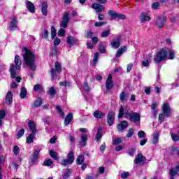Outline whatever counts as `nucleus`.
Masks as SVG:
<instances>
[{"mask_svg": "<svg viewBox=\"0 0 179 179\" xmlns=\"http://www.w3.org/2000/svg\"><path fill=\"white\" fill-rule=\"evenodd\" d=\"M169 59H174V55H175L174 52H173L172 50H169Z\"/></svg>", "mask_w": 179, "mask_h": 179, "instance_id": "nucleus-64", "label": "nucleus"}, {"mask_svg": "<svg viewBox=\"0 0 179 179\" xmlns=\"http://www.w3.org/2000/svg\"><path fill=\"white\" fill-rule=\"evenodd\" d=\"M168 54L169 53L167 52V51H166V50L164 49L160 50L157 52L156 57H154L155 62H156V64H160L162 61H164L165 58H167Z\"/></svg>", "mask_w": 179, "mask_h": 179, "instance_id": "nucleus-5", "label": "nucleus"}, {"mask_svg": "<svg viewBox=\"0 0 179 179\" xmlns=\"http://www.w3.org/2000/svg\"><path fill=\"white\" fill-rule=\"evenodd\" d=\"M14 64H11L10 65V75L11 79H15L17 83H20L22 80V78L16 76V71H20V68H22V60L20 59V57L19 55H15Z\"/></svg>", "mask_w": 179, "mask_h": 179, "instance_id": "nucleus-3", "label": "nucleus"}, {"mask_svg": "<svg viewBox=\"0 0 179 179\" xmlns=\"http://www.w3.org/2000/svg\"><path fill=\"white\" fill-rule=\"evenodd\" d=\"M91 7L92 9H95L96 13H100V12L106 10V8H104L103 5L99 3H93Z\"/></svg>", "mask_w": 179, "mask_h": 179, "instance_id": "nucleus-14", "label": "nucleus"}, {"mask_svg": "<svg viewBox=\"0 0 179 179\" xmlns=\"http://www.w3.org/2000/svg\"><path fill=\"white\" fill-rule=\"evenodd\" d=\"M73 120V115L72 113H68L64 120V125H69Z\"/></svg>", "mask_w": 179, "mask_h": 179, "instance_id": "nucleus-26", "label": "nucleus"}, {"mask_svg": "<svg viewBox=\"0 0 179 179\" xmlns=\"http://www.w3.org/2000/svg\"><path fill=\"white\" fill-rule=\"evenodd\" d=\"M134 132H135V130H134V129H129L128 132L127 134V138H131Z\"/></svg>", "mask_w": 179, "mask_h": 179, "instance_id": "nucleus-48", "label": "nucleus"}, {"mask_svg": "<svg viewBox=\"0 0 179 179\" xmlns=\"http://www.w3.org/2000/svg\"><path fill=\"white\" fill-rule=\"evenodd\" d=\"M22 50L25 65H27L31 71H36V55H34V53L26 47H23Z\"/></svg>", "mask_w": 179, "mask_h": 179, "instance_id": "nucleus-1", "label": "nucleus"}, {"mask_svg": "<svg viewBox=\"0 0 179 179\" xmlns=\"http://www.w3.org/2000/svg\"><path fill=\"white\" fill-rule=\"evenodd\" d=\"M23 135H24V129H21L20 130H19V131L17 134V138L19 139V138H22Z\"/></svg>", "mask_w": 179, "mask_h": 179, "instance_id": "nucleus-49", "label": "nucleus"}, {"mask_svg": "<svg viewBox=\"0 0 179 179\" xmlns=\"http://www.w3.org/2000/svg\"><path fill=\"white\" fill-rule=\"evenodd\" d=\"M48 34H50V33L48 32V30L44 29L43 32L42 33V35H41V38H43V40L45 38H48Z\"/></svg>", "mask_w": 179, "mask_h": 179, "instance_id": "nucleus-44", "label": "nucleus"}, {"mask_svg": "<svg viewBox=\"0 0 179 179\" xmlns=\"http://www.w3.org/2000/svg\"><path fill=\"white\" fill-rule=\"evenodd\" d=\"M60 86H65L66 87H69L71 86V83L68 81L59 82Z\"/></svg>", "mask_w": 179, "mask_h": 179, "instance_id": "nucleus-52", "label": "nucleus"}, {"mask_svg": "<svg viewBox=\"0 0 179 179\" xmlns=\"http://www.w3.org/2000/svg\"><path fill=\"white\" fill-rule=\"evenodd\" d=\"M43 104V99L41 98H38L35 100L32 104V107L36 108L37 107H40Z\"/></svg>", "mask_w": 179, "mask_h": 179, "instance_id": "nucleus-32", "label": "nucleus"}, {"mask_svg": "<svg viewBox=\"0 0 179 179\" xmlns=\"http://www.w3.org/2000/svg\"><path fill=\"white\" fill-rule=\"evenodd\" d=\"M179 172V165H178L175 169H171L169 171V174L171 177L174 178V176H177Z\"/></svg>", "mask_w": 179, "mask_h": 179, "instance_id": "nucleus-30", "label": "nucleus"}, {"mask_svg": "<svg viewBox=\"0 0 179 179\" xmlns=\"http://www.w3.org/2000/svg\"><path fill=\"white\" fill-rule=\"evenodd\" d=\"M86 142H87V136L83 134L81 135L79 145L81 146V148H85V146H86Z\"/></svg>", "mask_w": 179, "mask_h": 179, "instance_id": "nucleus-20", "label": "nucleus"}, {"mask_svg": "<svg viewBox=\"0 0 179 179\" xmlns=\"http://www.w3.org/2000/svg\"><path fill=\"white\" fill-rule=\"evenodd\" d=\"M62 71V66H61V63L59 62H56L55 63V69L52 68L50 70V75L52 80H54L55 79H57V73H59Z\"/></svg>", "mask_w": 179, "mask_h": 179, "instance_id": "nucleus-4", "label": "nucleus"}, {"mask_svg": "<svg viewBox=\"0 0 179 179\" xmlns=\"http://www.w3.org/2000/svg\"><path fill=\"white\" fill-rule=\"evenodd\" d=\"M72 174V169H64V173L63 175L64 179H68L69 177H71V175Z\"/></svg>", "mask_w": 179, "mask_h": 179, "instance_id": "nucleus-34", "label": "nucleus"}, {"mask_svg": "<svg viewBox=\"0 0 179 179\" xmlns=\"http://www.w3.org/2000/svg\"><path fill=\"white\" fill-rule=\"evenodd\" d=\"M108 36H110V30H106L101 33V37H108Z\"/></svg>", "mask_w": 179, "mask_h": 179, "instance_id": "nucleus-56", "label": "nucleus"}, {"mask_svg": "<svg viewBox=\"0 0 179 179\" xmlns=\"http://www.w3.org/2000/svg\"><path fill=\"white\" fill-rule=\"evenodd\" d=\"M98 19H99V20H104V19H106V15H104V14H103V13H99Z\"/></svg>", "mask_w": 179, "mask_h": 179, "instance_id": "nucleus-63", "label": "nucleus"}, {"mask_svg": "<svg viewBox=\"0 0 179 179\" xmlns=\"http://www.w3.org/2000/svg\"><path fill=\"white\" fill-rule=\"evenodd\" d=\"M114 121H115V113L109 111L107 115V123L109 127H112L114 124Z\"/></svg>", "mask_w": 179, "mask_h": 179, "instance_id": "nucleus-11", "label": "nucleus"}, {"mask_svg": "<svg viewBox=\"0 0 179 179\" xmlns=\"http://www.w3.org/2000/svg\"><path fill=\"white\" fill-rule=\"evenodd\" d=\"M98 50L101 53L106 52V48H104V45H103V43H99L98 45Z\"/></svg>", "mask_w": 179, "mask_h": 179, "instance_id": "nucleus-45", "label": "nucleus"}, {"mask_svg": "<svg viewBox=\"0 0 179 179\" xmlns=\"http://www.w3.org/2000/svg\"><path fill=\"white\" fill-rule=\"evenodd\" d=\"M83 89H84L85 92H89V90H90V87H89V85L87 84V83H83Z\"/></svg>", "mask_w": 179, "mask_h": 179, "instance_id": "nucleus-55", "label": "nucleus"}, {"mask_svg": "<svg viewBox=\"0 0 179 179\" xmlns=\"http://www.w3.org/2000/svg\"><path fill=\"white\" fill-rule=\"evenodd\" d=\"M172 155H178L179 156V150L177 147H172Z\"/></svg>", "mask_w": 179, "mask_h": 179, "instance_id": "nucleus-53", "label": "nucleus"}, {"mask_svg": "<svg viewBox=\"0 0 179 179\" xmlns=\"http://www.w3.org/2000/svg\"><path fill=\"white\" fill-rule=\"evenodd\" d=\"M120 40H121V36H119L116 38V41H113L111 42V45H112L113 48L117 49V48H120V46L121 45V43H120Z\"/></svg>", "mask_w": 179, "mask_h": 179, "instance_id": "nucleus-23", "label": "nucleus"}, {"mask_svg": "<svg viewBox=\"0 0 179 179\" xmlns=\"http://www.w3.org/2000/svg\"><path fill=\"white\" fill-rule=\"evenodd\" d=\"M126 128H128V121L123 120L118 125H117V129L120 132H122L124 129H126Z\"/></svg>", "mask_w": 179, "mask_h": 179, "instance_id": "nucleus-18", "label": "nucleus"}, {"mask_svg": "<svg viewBox=\"0 0 179 179\" xmlns=\"http://www.w3.org/2000/svg\"><path fill=\"white\" fill-rule=\"evenodd\" d=\"M53 44L55 47H57V45H59V44H61V39H59V38H55Z\"/></svg>", "mask_w": 179, "mask_h": 179, "instance_id": "nucleus-61", "label": "nucleus"}, {"mask_svg": "<svg viewBox=\"0 0 179 179\" xmlns=\"http://www.w3.org/2000/svg\"><path fill=\"white\" fill-rule=\"evenodd\" d=\"M105 24H107V22H98L94 23L95 27H101V26H104Z\"/></svg>", "mask_w": 179, "mask_h": 179, "instance_id": "nucleus-50", "label": "nucleus"}, {"mask_svg": "<svg viewBox=\"0 0 179 179\" xmlns=\"http://www.w3.org/2000/svg\"><path fill=\"white\" fill-rule=\"evenodd\" d=\"M6 116V112L3 110H0V127H2V120Z\"/></svg>", "mask_w": 179, "mask_h": 179, "instance_id": "nucleus-39", "label": "nucleus"}, {"mask_svg": "<svg viewBox=\"0 0 179 179\" xmlns=\"http://www.w3.org/2000/svg\"><path fill=\"white\" fill-rule=\"evenodd\" d=\"M138 138H145L146 136V133H145V131H139L138 133Z\"/></svg>", "mask_w": 179, "mask_h": 179, "instance_id": "nucleus-54", "label": "nucleus"}, {"mask_svg": "<svg viewBox=\"0 0 179 179\" xmlns=\"http://www.w3.org/2000/svg\"><path fill=\"white\" fill-rule=\"evenodd\" d=\"M16 29H17V18L14 17L9 24V30L13 31Z\"/></svg>", "mask_w": 179, "mask_h": 179, "instance_id": "nucleus-13", "label": "nucleus"}, {"mask_svg": "<svg viewBox=\"0 0 179 179\" xmlns=\"http://www.w3.org/2000/svg\"><path fill=\"white\" fill-rule=\"evenodd\" d=\"M112 79H113V76L111 74H109L106 83L107 90H111V89L114 87V83H113Z\"/></svg>", "mask_w": 179, "mask_h": 179, "instance_id": "nucleus-12", "label": "nucleus"}, {"mask_svg": "<svg viewBox=\"0 0 179 179\" xmlns=\"http://www.w3.org/2000/svg\"><path fill=\"white\" fill-rule=\"evenodd\" d=\"M12 101H13V94H12V91H8L6 96V103L8 106H10Z\"/></svg>", "mask_w": 179, "mask_h": 179, "instance_id": "nucleus-17", "label": "nucleus"}, {"mask_svg": "<svg viewBox=\"0 0 179 179\" xmlns=\"http://www.w3.org/2000/svg\"><path fill=\"white\" fill-rule=\"evenodd\" d=\"M26 96H27V90L26 89V87H23L21 88L20 97L21 99H24Z\"/></svg>", "mask_w": 179, "mask_h": 179, "instance_id": "nucleus-36", "label": "nucleus"}, {"mask_svg": "<svg viewBox=\"0 0 179 179\" xmlns=\"http://www.w3.org/2000/svg\"><path fill=\"white\" fill-rule=\"evenodd\" d=\"M135 164H145L146 163V157L141 153L138 154L134 159Z\"/></svg>", "mask_w": 179, "mask_h": 179, "instance_id": "nucleus-10", "label": "nucleus"}, {"mask_svg": "<svg viewBox=\"0 0 179 179\" xmlns=\"http://www.w3.org/2000/svg\"><path fill=\"white\" fill-rule=\"evenodd\" d=\"M100 56V53L99 52H96L94 55V59L92 60V64L93 65H96V64H97V62L99 61V57Z\"/></svg>", "mask_w": 179, "mask_h": 179, "instance_id": "nucleus-42", "label": "nucleus"}, {"mask_svg": "<svg viewBox=\"0 0 179 179\" xmlns=\"http://www.w3.org/2000/svg\"><path fill=\"white\" fill-rule=\"evenodd\" d=\"M171 136L173 139V141H174V142H177L178 141H179V136L176 134H171Z\"/></svg>", "mask_w": 179, "mask_h": 179, "instance_id": "nucleus-57", "label": "nucleus"}, {"mask_svg": "<svg viewBox=\"0 0 179 179\" xmlns=\"http://www.w3.org/2000/svg\"><path fill=\"white\" fill-rule=\"evenodd\" d=\"M27 8L28 10L31 12V13H34V12H36V7L30 1H27Z\"/></svg>", "mask_w": 179, "mask_h": 179, "instance_id": "nucleus-24", "label": "nucleus"}, {"mask_svg": "<svg viewBox=\"0 0 179 179\" xmlns=\"http://www.w3.org/2000/svg\"><path fill=\"white\" fill-rule=\"evenodd\" d=\"M125 51H127V46H122L120 48L116 53V58H120V57H121V55H122Z\"/></svg>", "mask_w": 179, "mask_h": 179, "instance_id": "nucleus-31", "label": "nucleus"}, {"mask_svg": "<svg viewBox=\"0 0 179 179\" xmlns=\"http://www.w3.org/2000/svg\"><path fill=\"white\" fill-rule=\"evenodd\" d=\"M56 36H57V29H55V27H54L52 26V27H51V38H52V40H54Z\"/></svg>", "mask_w": 179, "mask_h": 179, "instance_id": "nucleus-41", "label": "nucleus"}, {"mask_svg": "<svg viewBox=\"0 0 179 179\" xmlns=\"http://www.w3.org/2000/svg\"><path fill=\"white\" fill-rule=\"evenodd\" d=\"M140 20L141 23H145V22H150V17L146 13H142L140 15Z\"/></svg>", "mask_w": 179, "mask_h": 179, "instance_id": "nucleus-22", "label": "nucleus"}, {"mask_svg": "<svg viewBox=\"0 0 179 179\" xmlns=\"http://www.w3.org/2000/svg\"><path fill=\"white\" fill-rule=\"evenodd\" d=\"M28 127L31 132H34V134L37 133V130L36 129V124H34V122H29L28 124Z\"/></svg>", "mask_w": 179, "mask_h": 179, "instance_id": "nucleus-37", "label": "nucleus"}, {"mask_svg": "<svg viewBox=\"0 0 179 179\" xmlns=\"http://www.w3.org/2000/svg\"><path fill=\"white\" fill-rule=\"evenodd\" d=\"M52 159H45L43 162V166H47L49 167L50 166H52Z\"/></svg>", "mask_w": 179, "mask_h": 179, "instance_id": "nucleus-46", "label": "nucleus"}, {"mask_svg": "<svg viewBox=\"0 0 179 179\" xmlns=\"http://www.w3.org/2000/svg\"><path fill=\"white\" fill-rule=\"evenodd\" d=\"M48 94H49L50 99H54L57 94V90L54 87H51L48 90Z\"/></svg>", "mask_w": 179, "mask_h": 179, "instance_id": "nucleus-25", "label": "nucleus"}, {"mask_svg": "<svg viewBox=\"0 0 179 179\" xmlns=\"http://www.w3.org/2000/svg\"><path fill=\"white\" fill-rule=\"evenodd\" d=\"M50 156L54 159V160H58V153L55 152L54 150H51L50 151Z\"/></svg>", "mask_w": 179, "mask_h": 179, "instance_id": "nucleus-40", "label": "nucleus"}, {"mask_svg": "<svg viewBox=\"0 0 179 179\" xmlns=\"http://www.w3.org/2000/svg\"><path fill=\"white\" fill-rule=\"evenodd\" d=\"M120 101H127L129 97V94L128 93L122 91L120 94Z\"/></svg>", "mask_w": 179, "mask_h": 179, "instance_id": "nucleus-29", "label": "nucleus"}, {"mask_svg": "<svg viewBox=\"0 0 179 179\" xmlns=\"http://www.w3.org/2000/svg\"><path fill=\"white\" fill-rule=\"evenodd\" d=\"M65 29H60L59 31H58V36L59 37H64V36H65Z\"/></svg>", "mask_w": 179, "mask_h": 179, "instance_id": "nucleus-58", "label": "nucleus"}, {"mask_svg": "<svg viewBox=\"0 0 179 179\" xmlns=\"http://www.w3.org/2000/svg\"><path fill=\"white\" fill-rule=\"evenodd\" d=\"M38 155H40V151L34 150L32 152V158L31 159V164H35L36 162L38 160Z\"/></svg>", "mask_w": 179, "mask_h": 179, "instance_id": "nucleus-16", "label": "nucleus"}, {"mask_svg": "<svg viewBox=\"0 0 179 179\" xmlns=\"http://www.w3.org/2000/svg\"><path fill=\"white\" fill-rule=\"evenodd\" d=\"M122 143V138H117L113 141V145H120V143Z\"/></svg>", "mask_w": 179, "mask_h": 179, "instance_id": "nucleus-51", "label": "nucleus"}, {"mask_svg": "<svg viewBox=\"0 0 179 179\" xmlns=\"http://www.w3.org/2000/svg\"><path fill=\"white\" fill-rule=\"evenodd\" d=\"M162 111L166 117H170V111H171V109L170 108V105L169 103H164L162 107Z\"/></svg>", "mask_w": 179, "mask_h": 179, "instance_id": "nucleus-15", "label": "nucleus"}, {"mask_svg": "<svg viewBox=\"0 0 179 179\" xmlns=\"http://www.w3.org/2000/svg\"><path fill=\"white\" fill-rule=\"evenodd\" d=\"M69 22V13H65L60 22V27H63V29H66V27H68Z\"/></svg>", "mask_w": 179, "mask_h": 179, "instance_id": "nucleus-9", "label": "nucleus"}, {"mask_svg": "<svg viewBox=\"0 0 179 179\" xmlns=\"http://www.w3.org/2000/svg\"><path fill=\"white\" fill-rule=\"evenodd\" d=\"M57 54H58V48H53L52 50L51 55L52 57L57 56Z\"/></svg>", "mask_w": 179, "mask_h": 179, "instance_id": "nucleus-59", "label": "nucleus"}, {"mask_svg": "<svg viewBox=\"0 0 179 179\" xmlns=\"http://www.w3.org/2000/svg\"><path fill=\"white\" fill-rule=\"evenodd\" d=\"M166 115L164 113H161L159 115V117H158V120H159V122H163L164 121V116Z\"/></svg>", "mask_w": 179, "mask_h": 179, "instance_id": "nucleus-60", "label": "nucleus"}, {"mask_svg": "<svg viewBox=\"0 0 179 179\" xmlns=\"http://www.w3.org/2000/svg\"><path fill=\"white\" fill-rule=\"evenodd\" d=\"M34 90L35 92H41V90H43V86L41 85V84H36L34 87Z\"/></svg>", "mask_w": 179, "mask_h": 179, "instance_id": "nucleus-43", "label": "nucleus"}, {"mask_svg": "<svg viewBox=\"0 0 179 179\" xmlns=\"http://www.w3.org/2000/svg\"><path fill=\"white\" fill-rule=\"evenodd\" d=\"M66 43L68 45H73L78 43V39L75 38V37L72 36H69L66 38Z\"/></svg>", "mask_w": 179, "mask_h": 179, "instance_id": "nucleus-21", "label": "nucleus"}, {"mask_svg": "<svg viewBox=\"0 0 179 179\" xmlns=\"http://www.w3.org/2000/svg\"><path fill=\"white\" fill-rule=\"evenodd\" d=\"M108 14L110 16L111 19L114 20H115V19H117V20H124V19H127L125 15L120 14L114 10L108 11Z\"/></svg>", "mask_w": 179, "mask_h": 179, "instance_id": "nucleus-7", "label": "nucleus"}, {"mask_svg": "<svg viewBox=\"0 0 179 179\" xmlns=\"http://www.w3.org/2000/svg\"><path fill=\"white\" fill-rule=\"evenodd\" d=\"M75 162V153L73 151H71L68 155H67V159H63L62 161V166H68L69 164H72Z\"/></svg>", "mask_w": 179, "mask_h": 179, "instance_id": "nucleus-6", "label": "nucleus"}, {"mask_svg": "<svg viewBox=\"0 0 179 179\" xmlns=\"http://www.w3.org/2000/svg\"><path fill=\"white\" fill-rule=\"evenodd\" d=\"M122 117L129 120L131 122H139L141 121V115L139 113L129 112L127 107L120 106L117 118H122Z\"/></svg>", "mask_w": 179, "mask_h": 179, "instance_id": "nucleus-2", "label": "nucleus"}, {"mask_svg": "<svg viewBox=\"0 0 179 179\" xmlns=\"http://www.w3.org/2000/svg\"><path fill=\"white\" fill-rule=\"evenodd\" d=\"M152 8L154 9V10H157L159 8H160V3L159 2H155L152 4Z\"/></svg>", "mask_w": 179, "mask_h": 179, "instance_id": "nucleus-47", "label": "nucleus"}, {"mask_svg": "<svg viewBox=\"0 0 179 179\" xmlns=\"http://www.w3.org/2000/svg\"><path fill=\"white\" fill-rule=\"evenodd\" d=\"M159 136H160L159 131H156L153 134L152 145H156V143H159Z\"/></svg>", "mask_w": 179, "mask_h": 179, "instance_id": "nucleus-33", "label": "nucleus"}, {"mask_svg": "<svg viewBox=\"0 0 179 179\" xmlns=\"http://www.w3.org/2000/svg\"><path fill=\"white\" fill-rule=\"evenodd\" d=\"M166 22H167V17L164 14H162L157 17L155 24L159 29H162L163 26L166 24Z\"/></svg>", "mask_w": 179, "mask_h": 179, "instance_id": "nucleus-8", "label": "nucleus"}, {"mask_svg": "<svg viewBox=\"0 0 179 179\" xmlns=\"http://www.w3.org/2000/svg\"><path fill=\"white\" fill-rule=\"evenodd\" d=\"M14 154L17 155L20 153L19 147L17 145L14 146L13 148Z\"/></svg>", "mask_w": 179, "mask_h": 179, "instance_id": "nucleus-62", "label": "nucleus"}, {"mask_svg": "<svg viewBox=\"0 0 179 179\" xmlns=\"http://www.w3.org/2000/svg\"><path fill=\"white\" fill-rule=\"evenodd\" d=\"M48 4L47 1L42 2L41 13L43 15V16H47V15H48Z\"/></svg>", "mask_w": 179, "mask_h": 179, "instance_id": "nucleus-19", "label": "nucleus"}, {"mask_svg": "<svg viewBox=\"0 0 179 179\" xmlns=\"http://www.w3.org/2000/svg\"><path fill=\"white\" fill-rule=\"evenodd\" d=\"M93 115L95 118L100 120V118H103V117H106V113L100 110H95L93 113Z\"/></svg>", "mask_w": 179, "mask_h": 179, "instance_id": "nucleus-27", "label": "nucleus"}, {"mask_svg": "<svg viewBox=\"0 0 179 179\" xmlns=\"http://www.w3.org/2000/svg\"><path fill=\"white\" fill-rule=\"evenodd\" d=\"M103 138V129L101 127L98 128L97 133L96 134L95 140L96 142L100 141V139Z\"/></svg>", "mask_w": 179, "mask_h": 179, "instance_id": "nucleus-28", "label": "nucleus"}, {"mask_svg": "<svg viewBox=\"0 0 179 179\" xmlns=\"http://www.w3.org/2000/svg\"><path fill=\"white\" fill-rule=\"evenodd\" d=\"M34 136H36V133L31 132V133L27 137V143H33V141H34Z\"/></svg>", "mask_w": 179, "mask_h": 179, "instance_id": "nucleus-35", "label": "nucleus"}, {"mask_svg": "<svg viewBox=\"0 0 179 179\" xmlns=\"http://www.w3.org/2000/svg\"><path fill=\"white\" fill-rule=\"evenodd\" d=\"M83 162H85V157L83 156V155H80L77 159H76V163L77 164H83Z\"/></svg>", "mask_w": 179, "mask_h": 179, "instance_id": "nucleus-38", "label": "nucleus"}]
</instances>
